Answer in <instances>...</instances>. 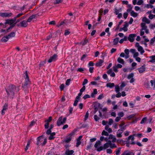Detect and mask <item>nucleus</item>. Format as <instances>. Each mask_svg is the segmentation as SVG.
<instances>
[{"label":"nucleus","instance_id":"f257e3e1","mask_svg":"<svg viewBox=\"0 0 155 155\" xmlns=\"http://www.w3.org/2000/svg\"><path fill=\"white\" fill-rule=\"evenodd\" d=\"M110 147L111 149H113L117 147V146L114 143L110 140H108L107 143H105L103 146L104 149H106Z\"/></svg>","mask_w":155,"mask_h":155},{"label":"nucleus","instance_id":"f03ea898","mask_svg":"<svg viewBox=\"0 0 155 155\" xmlns=\"http://www.w3.org/2000/svg\"><path fill=\"white\" fill-rule=\"evenodd\" d=\"M16 89V87L12 84L10 85L8 87V89L6 90V92L8 96L10 95H14V92Z\"/></svg>","mask_w":155,"mask_h":155},{"label":"nucleus","instance_id":"7ed1b4c3","mask_svg":"<svg viewBox=\"0 0 155 155\" xmlns=\"http://www.w3.org/2000/svg\"><path fill=\"white\" fill-rule=\"evenodd\" d=\"M67 120V117L63 118V116H61L59 117L57 120V125L58 126H60L61 125L65 123Z\"/></svg>","mask_w":155,"mask_h":155},{"label":"nucleus","instance_id":"20e7f679","mask_svg":"<svg viewBox=\"0 0 155 155\" xmlns=\"http://www.w3.org/2000/svg\"><path fill=\"white\" fill-rule=\"evenodd\" d=\"M74 134V132L72 131L67 136L66 139L63 140V142L66 143H68L70 142L71 140L72 136Z\"/></svg>","mask_w":155,"mask_h":155},{"label":"nucleus","instance_id":"39448f33","mask_svg":"<svg viewBox=\"0 0 155 155\" xmlns=\"http://www.w3.org/2000/svg\"><path fill=\"white\" fill-rule=\"evenodd\" d=\"M25 76H24L25 81L24 83V86H26L30 83V81L29 80V78L28 75L27 71H26L25 73Z\"/></svg>","mask_w":155,"mask_h":155},{"label":"nucleus","instance_id":"423d86ee","mask_svg":"<svg viewBox=\"0 0 155 155\" xmlns=\"http://www.w3.org/2000/svg\"><path fill=\"white\" fill-rule=\"evenodd\" d=\"M58 55L57 54H55L51 56L48 60V62L49 63L56 61L58 59Z\"/></svg>","mask_w":155,"mask_h":155},{"label":"nucleus","instance_id":"0eeeda50","mask_svg":"<svg viewBox=\"0 0 155 155\" xmlns=\"http://www.w3.org/2000/svg\"><path fill=\"white\" fill-rule=\"evenodd\" d=\"M136 116V114H132L128 116L127 118L128 120H132V122H134L137 121V120Z\"/></svg>","mask_w":155,"mask_h":155},{"label":"nucleus","instance_id":"6e6552de","mask_svg":"<svg viewBox=\"0 0 155 155\" xmlns=\"http://www.w3.org/2000/svg\"><path fill=\"white\" fill-rule=\"evenodd\" d=\"M13 15L12 13H0V16L3 17H9L12 16Z\"/></svg>","mask_w":155,"mask_h":155},{"label":"nucleus","instance_id":"1a4fd4ad","mask_svg":"<svg viewBox=\"0 0 155 155\" xmlns=\"http://www.w3.org/2000/svg\"><path fill=\"white\" fill-rule=\"evenodd\" d=\"M136 34H130L128 38V39L130 42H133L134 41V38L136 37Z\"/></svg>","mask_w":155,"mask_h":155},{"label":"nucleus","instance_id":"9d476101","mask_svg":"<svg viewBox=\"0 0 155 155\" xmlns=\"http://www.w3.org/2000/svg\"><path fill=\"white\" fill-rule=\"evenodd\" d=\"M28 22L25 20L19 23L18 25V26H20L21 27H26L28 25Z\"/></svg>","mask_w":155,"mask_h":155},{"label":"nucleus","instance_id":"9b49d317","mask_svg":"<svg viewBox=\"0 0 155 155\" xmlns=\"http://www.w3.org/2000/svg\"><path fill=\"white\" fill-rule=\"evenodd\" d=\"M135 135V134H133L132 135H130L129 136L128 138V140H131V142L130 143V144H134L135 143V142L134 141V136Z\"/></svg>","mask_w":155,"mask_h":155},{"label":"nucleus","instance_id":"f8f14e48","mask_svg":"<svg viewBox=\"0 0 155 155\" xmlns=\"http://www.w3.org/2000/svg\"><path fill=\"white\" fill-rule=\"evenodd\" d=\"M108 139L109 140H112L111 141L113 143H115L116 140V137L112 134H110L109 136Z\"/></svg>","mask_w":155,"mask_h":155},{"label":"nucleus","instance_id":"ddd939ff","mask_svg":"<svg viewBox=\"0 0 155 155\" xmlns=\"http://www.w3.org/2000/svg\"><path fill=\"white\" fill-rule=\"evenodd\" d=\"M145 66L143 65L141 66L140 68L137 69L138 70L140 73H142L145 70Z\"/></svg>","mask_w":155,"mask_h":155},{"label":"nucleus","instance_id":"4468645a","mask_svg":"<svg viewBox=\"0 0 155 155\" xmlns=\"http://www.w3.org/2000/svg\"><path fill=\"white\" fill-rule=\"evenodd\" d=\"M43 137L42 136H40L38 137L37 138V144L39 145L41 142L43 141Z\"/></svg>","mask_w":155,"mask_h":155},{"label":"nucleus","instance_id":"2eb2a0df","mask_svg":"<svg viewBox=\"0 0 155 155\" xmlns=\"http://www.w3.org/2000/svg\"><path fill=\"white\" fill-rule=\"evenodd\" d=\"M14 21L12 19H7L6 20L5 24H8L10 25H12L13 24Z\"/></svg>","mask_w":155,"mask_h":155},{"label":"nucleus","instance_id":"dca6fc26","mask_svg":"<svg viewBox=\"0 0 155 155\" xmlns=\"http://www.w3.org/2000/svg\"><path fill=\"white\" fill-rule=\"evenodd\" d=\"M74 152V151L73 150H67L65 151V153L66 155H72Z\"/></svg>","mask_w":155,"mask_h":155},{"label":"nucleus","instance_id":"f3484780","mask_svg":"<svg viewBox=\"0 0 155 155\" xmlns=\"http://www.w3.org/2000/svg\"><path fill=\"white\" fill-rule=\"evenodd\" d=\"M97 93V90L96 89H94L93 92L91 93V97L92 98H95V95Z\"/></svg>","mask_w":155,"mask_h":155},{"label":"nucleus","instance_id":"a211bd4d","mask_svg":"<svg viewBox=\"0 0 155 155\" xmlns=\"http://www.w3.org/2000/svg\"><path fill=\"white\" fill-rule=\"evenodd\" d=\"M104 62V61L101 60L100 59L99 60V61L96 63L95 64V65L97 67H100L102 65V64Z\"/></svg>","mask_w":155,"mask_h":155},{"label":"nucleus","instance_id":"6ab92c4d","mask_svg":"<svg viewBox=\"0 0 155 155\" xmlns=\"http://www.w3.org/2000/svg\"><path fill=\"white\" fill-rule=\"evenodd\" d=\"M137 48L138 51L140 52L141 54H142L145 51L142 46H138Z\"/></svg>","mask_w":155,"mask_h":155},{"label":"nucleus","instance_id":"aec40b11","mask_svg":"<svg viewBox=\"0 0 155 155\" xmlns=\"http://www.w3.org/2000/svg\"><path fill=\"white\" fill-rule=\"evenodd\" d=\"M122 155H134V153L132 152L125 151Z\"/></svg>","mask_w":155,"mask_h":155},{"label":"nucleus","instance_id":"412c9836","mask_svg":"<svg viewBox=\"0 0 155 155\" xmlns=\"http://www.w3.org/2000/svg\"><path fill=\"white\" fill-rule=\"evenodd\" d=\"M36 16V15H32L28 19L27 22H30L32 19L35 17Z\"/></svg>","mask_w":155,"mask_h":155},{"label":"nucleus","instance_id":"4be33fe9","mask_svg":"<svg viewBox=\"0 0 155 155\" xmlns=\"http://www.w3.org/2000/svg\"><path fill=\"white\" fill-rule=\"evenodd\" d=\"M105 129L107 130L109 133H111L112 131V129L110 128H109V126L108 125H107L105 126Z\"/></svg>","mask_w":155,"mask_h":155},{"label":"nucleus","instance_id":"5701e85b","mask_svg":"<svg viewBox=\"0 0 155 155\" xmlns=\"http://www.w3.org/2000/svg\"><path fill=\"white\" fill-rule=\"evenodd\" d=\"M115 85L114 83H108L106 84V86L107 87H109L110 88L113 87Z\"/></svg>","mask_w":155,"mask_h":155},{"label":"nucleus","instance_id":"b1692460","mask_svg":"<svg viewBox=\"0 0 155 155\" xmlns=\"http://www.w3.org/2000/svg\"><path fill=\"white\" fill-rule=\"evenodd\" d=\"M150 60L149 61L151 63H154L155 62V55L151 56L150 57Z\"/></svg>","mask_w":155,"mask_h":155},{"label":"nucleus","instance_id":"393cba45","mask_svg":"<svg viewBox=\"0 0 155 155\" xmlns=\"http://www.w3.org/2000/svg\"><path fill=\"white\" fill-rule=\"evenodd\" d=\"M117 61H118V62L122 64H123L124 63V60L123 59L121 58L120 57H119L117 58Z\"/></svg>","mask_w":155,"mask_h":155},{"label":"nucleus","instance_id":"a878e982","mask_svg":"<svg viewBox=\"0 0 155 155\" xmlns=\"http://www.w3.org/2000/svg\"><path fill=\"white\" fill-rule=\"evenodd\" d=\"M9 38L8 37V36L7 35V36H4V37H3L2 38L1 41L2 42H6L7 41H8V40Z\"/></svg>","mask_w":155,"mask_h":155},{"label":"nucleus","instance_id":"bb28decb","mask_svg":"<svg viewBox=\"0 0 155 155\" xmlns=\"http://www.w3.org/2000/svg\"><path fill=\"white\" fill-rule=\"evenodd\" d=\"M121 150V148L119 147L115 151L116 155H119L120 154V152Z\"/></svg>","mask_w":155,"mask_h":155},{"label":"nucleus","instance_id":"cd10ccee","mask_svg":"<svg viewBox=\"0 0 155 155\" xmlns=\"http://www.w3.org/2000/svg\"><path fill=\"white\" fill-rule=\"evenodd\" d=\"M151 86L153 87V89H155V79L153 80H151L150 81Z\"/></svg>","mask_w":155,"mask_h":155},{"label":"nucleus","instance_id":"c85d7f7f","mask_svg":"<svg viewBox=\"0 0 155 155\" xmlns=\"http://www.w3.org/2000/svg\"><path fill=\"white\" fill-rule=\"evenodd\" d=\"M131 15L134 17H136L138 15L137 13L134 12V11H131L130 12Z\"/></svg>","mask_w":155,"mask_h":155},{"label":"nucleus","instance_id":"c756f323","mask_svg":"<svg viewBox=\"0 0 155 155\" xmlns=\"http://www.w3.org/2000/svg\"><path fill=\"white\" fill-rule=\"evenodd\" d=\"M119 38H114L113 40V43L114 45H117L118 43Z\"/></svg>","mask_w":155,"mask_h":155},{"label":"nucleus","instance_id":"7c9ffc66","mask_svg":"<svg viewBox=\"0 0 155 155\" xmlns=\"http://www.w3.org/2000/svg\"><path fill=\"white\" fill-rule=\"evenodd\" d=\"M142 21L147 24H149L150 22V21L146 17H144L142 19Z\"/></svg>","mask_w":155,"mask_h":155},{"label":"nucleus","instance_id":"2f4dec72","mask_svg":"<svg viewBox=\"0 0 155 155\" xmlns=\"http://www.w3.org/2000/svg\"><path fill=\"white\" fill-rule=\"evenodd\" d=\"M128 26V25L127 24H126L124 25V27L122 28L124 32H126L127 31L128 29L127 28V26Z\"/></svg>","mask_w":155,"mask_h":155},{"label":"nucleus","instance_id":"473e14b6","mask_svg":"<svg viewBox=\"0 0 155 155\" xmlns=\"http://www.w3.org/2000/svg\"><path fill=\"white\" fill-rule=\"evenodd\" d=\"M114 13L116 15H117L121 11V8L119 9H117L116 8L114 9Z\"/></svg>","mask_w":155,"mask_h":155},{"label":"nucleus","instance_id":"72a5a7b5","mask_svg":"<svg viewBox=\"0 0 155 155\" xmlns=\"http://www.w3.org/2000/svg\"><path fill=\"white\" fill-rule=\"evenodd\" d=\"M15 33L14 32H11L10 34L8 35L7 36L9 38H10L11 37H13L15 35Z\"/></svg>","mask_w":155,"mask_h":155},{"label":"nucleus","instance_id":"f704fd0d","mask_svg":"<svg viewBox=\"0 0 155 155\" xmlns=\"http://www.w3.org/2000/svg\"><path fill=\"white\" fill-rule=\"evenodd\" d=\"M101 143L100 141H97L94 145L95 147L96 148H97L99 146L101 145Z\"/></svg>","mask_w":155,"mask_h":155},{"label":"nucleus","instance_id":"c9c22d12","mask_svg":"<svg viewBox=\"0 0 155 155\" xmlns=\"http://www.w3.org/2000/svg\"><path fill=\"white\" fill-rule=\"evenodd\" d=\"M31 144V142L30 141H28L27 142V145L26 147L25 148V151H26L28 149L29 147L30 146V145Z\"/></svg>","mask_w":155,"mask_h":155},{"label":"nucleus","instance_id":"e433bc0d","mask_svg":"<svg viewBox=\"0 0 155 155\" xmlns=\"http://www.w3.org/2000/svg\"><path fill=\"white\" fill-rule=\"evenodd\" d=\"M115 90L116 93H118L120 91V87L118 85H116Z\"/></svg>","mask_w":155,"mask_h":155},{"label":"nucleus","instance_id":"4c0bfd02","mask_svg":"<svg viewBox=\"0 0 155 155\" xmlns=\"http://www.w3.org/2000/svg\"><path fill=\"white\" fill-rule=\"evenodd\" d=\"M134 76V74L133 73H131L130 74H129L127 77V78L128 79H130L132 78H133Z\"/></svg>","mask_w":155,"mask_h":155},{"label":"nucleus","instance_id":"58836bf2","mask_svg":"<svg viewBox=\"0 0 155 155\" xmlns=\"http://www.w3.org/2000/svg\"><path fill=\"white\" fill-rule=\"evenodd\" d=\"M52 120V117L51 116H50L48 118L47 120H45V122H47L49 124V123L51 122V121Z\"/></svg>","mask_w":155,"mask_h":155},{"label":"nucleus","instance_id":"ea45409f","mask_svg":"<svg viewBox=\"0 0 155 155\" xmlns=\"http://www.w3.org/2000/svg\"><path fill=\"white\" fill-rule=\"evenodd\" d=\"M25 13H19V14H18L15 18H14L15 19H16V18H19L22 15H24L25 14Z\"/></svg>","mask_w":155,"mask_h":155},{"label":"nucleus","instance_id":"a19ab883","mask_svg":"<svg viewBox=\"0 0 155 155\" xmlns=\"http://www.w3.org/2000/svg\"><path fill=\"white\" fill-rule=\"evenodd\" d=\"M141 27L142 30L143 29H146V28H147V26L145 25V23H142L141 24Z\"/></svg>","mask_w":155,"mask_h":155},{"label":"nucleus","instance_id":"79ce46f5","mask_svg":"<svg viewBox=\"0 0 155 155\" xmlns=\"http://www.w3.org/2000/svg\"><path fill=\"white\" fill-rule=\"evenodd\" d=\"M101 135H104L107 136L109 135V134L108 132L104 130H103L102 133Z\"/></svg>","mask_w":155,"mask_h":155},{"label":"nucleus","instance_id":"37998d69","mask_svg":"<svg viewBox=\"0 0 155 155\" xmlns=\"http://www.w3.org/2000/svg\"><path fill=\"white\" fill-rule=\"evenodd\" d=\"M147 119V117H144L143 118L140 122V124H143L145 123Z\"/></svg>","mask_w":155,"mask_h":155},{"label":"nucleus","instance_id":"c03bdc74","mask_svg":"<svg viewBox=\"0 0 155 155\" xmlns=\"http://www.w3.org/2000/svg\"><path fill=\"white\" fill-rule=\"evenodd\" d=\"M117 115L119 117H120L121 118V117L124 116V114L122 112H119L118 113Z\"/></svg>","mask_w":155,"mask_h":155},{"label":"nucleus","instance_id":"a18cd8bd","mask_svg":"<svg viewBox=\"0 0 155 155\" xmlns=\"http://www.w3.org/2000/svg\"><path fill=\"white\" fill-rule=\"evenodd\" d=\"M120 129L118 131V132H120V133H122L123 131L125 129V127H120Z\"/></svg>","mask_w":155,"mask_h":155},{"label":"nucleus","instance_id":"49530a36","mask_svg":"<svg viewBox=\"0 0 155 155\" xmlns=\"http://www.w3.org/2000/svg\"><path fill=\"white\" fill-rule=\"evenodd\" d=\"M143 3V0H139L137 3V4L138 5H141Z\"/></svg>","mask_w":155,"mask_h":155},{"label":"nucleus","instance_id":"de8ad7c7","mask_svg":"<svg viewBox=\"0 0 155 155\" xmlns=\"http://www.w3.org/2000/svg\"><path fill=\"white\" fill-rule=\"evenodd\" d=\"M121 133H120V132H117V137L118 138H120L122 137V135Z\"/></svg>","mask_w":155,"mask_h":155},{"label":"nucleus","instance_id":"09e8293b","mask_svg":"<svg viewBox=\"0 0 155 155\" xmlns=\"http://www.w3.org/2000/svg\"><path fill=\"white\" fill-rule=\"evenodd\" d=\"M126 85V84L124 82H122L120 86V88L121 89H122L124 87H125Z\"/></svg>","mask_w":155,"mask_h":155},{"label":"nucleus","instance_id":"8fccbe9b","mask_svg":"<svg viewBox=\"0 0 155 155\" xmlns=\"http://www.w3.org/2000/svg\"><path fill=\"white\" fill-rule=\"evenodd\" d=\"M90 96L88 94H85L84 96L83 97V98L85 100L87 98H90Z\"/></svg>","mask_w":155,"mask_h":155},{"label":"nucleus","instance_id":"3c124183","mask_svg":"<svg viewBox=\"0 0 155 155\" xmlns=\"http://www.w3.org/2000/svg\"><path fill=\"white\" fill-rule=\"evenodd\" d=\"M8 106V104L6 103H5L3 106V110H6L7 109Z\"/></svg>","mask_w":155,"mask_h":155},{"label":"nucleus","instance_id":"603ef678","mask_svg":"<svg viewBox=\"0 0 155 155\" xmlns=\"http://www.w3.org/2000/svg\"><path fill=\"white\" fill-rule=\"evenodd\" d=\"M89 114L88 112L87 111L86 112V114L85 116V117H84V120H86L88 118V116H89Z\"/></svg>","mask_w":155,"mask_h":155},{"label":"nucleus","instance_id":"864d4df0","mask_svg":"<svg viewBox=\"0 0 155 155\" xmlns=\"http://www.w3.org/2000/svg\"><path fill=\"white\" fill-rule=\"evenodd\" d=\"M104 97V95L103 94H100L97 97V99L101 100Z\"/></svg>","mask_w":155,"mask_h":155},{"label":"nucleus","instance_id":"5fc2aeb1","mask_svg":"<svg viewBox=\"0 0 155 155\" xmlns=\"http://www.w3.org/2000/svg\"><path fill=\"white\" fill-rule=\"evenodd\" d=\"M113 122V120L112 119L110 118L109 119L108 124L109 125H111Z\"/></svg>","mask_w":155,"mask_h":155},{"label":"nucleus","instance_id":"6e6d98bb","mask_svg":"<svg viewBox=\"0 0 155 155\" xmlns=\"http://www.w3.org/2000/svg\"><path fill=\"white\" fill-rule=\"evenodd\" d=\"M117 68L116 66H114L113 67V69L114 71L116 73L117 72L118 70H117Z\"/></svg>","mask_w":155,"mask_h":155},{"label":"nucleus","instance_id":"4d7b16f0","mask_svg":"<svg viewBox=\"0 0 155 155\" xmlns=\"http://www.w3.org/2000/svg\"><path fill=\"white\" fill-rule=\"evenodd\" d=\"M84 69L82 68H79L77 70V71L78 72H82L83 71H84Z\"/></svg>","mask_w":155,"mask_h":155},{"label":"nucleus","instance_id":"13d9d810","mask_svg":"<svg viewBox=\"0 0 155 155\" xmlns=\"http://www.w3.org/2000/svg\"><path fill=\"white\" fill-rule=\"evenodd\" d=\"M139 53L137 52H136L133 54V57L134 58H135L138 57L139 56Z\"/></svg>","mask_w":155,"mask_h":155},{"label":"nucleus","instance_id":"bf43d9fd","mask_svg":"<svg viewBox=\"0 0 155 155\" xmlns=\"http://www.w3.org/2000/svg\"><path fill=\"white\" fill-rule=\"evenodd\" d=\"M107 153L111 154L112 153V150L111 149H108L106 150Z\"/></svg>","mask_w":155,"mask_h":155},{"label":"nucleus","instance_id":"052dcab7","mask_svg":"<svg viewBox=\"0 0 155 155\" xmlns=\"http://www.w3.org/2000/svg\"><path fill=\"white\" fill-rule=\"evenodd\" d=\"M125 124V123L124 121H121L119 125V127H125L124 126H123Z\"/></svg>","mask_w":155,"mask_h":155},{"label":"nucleus","instance_id":"680f3d73","mask_svg":"<svg viewBox=\"0 0 155 155\" xmlns=\"http://www.w3.org/2000/svg\"><path fill=\"white\" fill-rule=\"evenodd\" d=\"M45 129H47L48 128L49 124L47 122H45Z\"/></svg>","mask_w":155,"mask_h":155},{"label":"nucleus","instance_id":"e2e57ef3","mask_svg":"<svg viewBox=\"0 0 155 155\" xmlns=\"http://www.w3.org/2000/svg\"><path fill=\"white\" fill-rule=\"evenodd\" d=\"M94 118L95 120L96 121H97L99 119V118L98 117L97 115H95L94 116Z\"/></svg>","mask_w":155,"mask_h":155},{"label":"nucleus","instance_id":"0e129e2a","mask_svg":"<svg viewBox=\"0 0 155 155\" xmlns=\"http://www.w3.org/2000/svg\"><path fill=\"white\" fill-rule=\"evenodd\" d=\"M155 41V36L150 40V43L151 44H152Z\"/></svg>","mask_w":155,"mask_h":155},{"label":"nucleus","instance_id":"69168bd1","mask_svg":"<svg viewBox=\"0 0 155 155\" xmlns=\"http://www.w3.org/2000/svg\"><path fill=\"white\" fill-rule=\"evenodd\" d=\"M64 86L63 84H62L60 86V89L61 91H62L64 90Z\"/></svg>","mask_w":155,"mask_h":155},{"label":"nucleus","instance_id":"338daca9","mask_svg":"<svg viewBox=\"0 0 155 155\" xmlns=\"http://www.w3.org/2000/svg\"><path fill=\"white\" fill-rule=\"evenodd\" d=\"M94 63H93V62L91 61H90V62H89V63L88 64V66H93L94 65Z\"/></svg>","mask_w":155,"mask_h":155},{"label":"nucleus","instance_id":"774afa93","mask_svg":"<svg viewBox=\"0 0 155 155\" xmlns=\"http://www.w3.org/2000/svg\"><path fill=\"white\" fill-rule=\"evenodd\" d=\"M35 121L34 120H32L30 124V126L32 127L35 124Z\"/></svg>","mask_w":155,"mask_h":155}]
</instances>
